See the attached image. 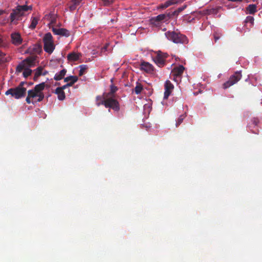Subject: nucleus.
Segmentation results:
<instances>
[{
    "label": "nucleus",
    "mask_w": 262,
    "mask_h": 262,
    "mask_svg": "<svg viewBox=\"0 0 262 262\" xmlns=\"http://www.w3.org/2000/svg\"><path fill=\"white\" fill-rule=\"evenodd\" d=\"M2 40L0 39V47L2 46Z\"/></svg>",
    "instance_id": "obj_47"
},
{
    "label": "nucleus",
    "mask_w": 262,
    "mask_h": 262,
    "mask_svg": "<svg viewBox=\"0 0 262 262\" xmlns=\"http://www.w3.org/2000/svg\"><path fill=\"white\" fill-rule=\"evenodd\" d=\"M80 56V54L72 52L68 55L67 58L69 61H75L79 59Z\"/></svg>",
    "instance_id": "obj_20"
},
{
    "label": "nucleus",
    "mask_w": 262,
    "mask_h": 262,
    "mask_svg": "<svg viewBox=\"0 0 262 262\" xmlns=\"http://www.w3.org/2000/svg\"><path fill=\"white\" fill-rule=\"evenodd\" d=\"M186 6H184L178 8L177 10L174 11L171 14L170 13V17L173 16L178 15L180 12H181L186 8Z\"/></svg>",
    "instance_id": "obj_25"
},
{
    "label": "nucleus",
    "mask_w": 262,
    "mask_h": 262,
    "mask_svg": "<svg viewBox=\"0 0 262 262\" xmlns=\"http://www.w3.org/2000/svg\"><path fill=\"white\" fill-rule=\"evenodd\" d=\"M5 55V54L3 53L2 51H0V56L3 57Z\"/></svg>",
    "instance_id": "obj_44"
},
{
    "label": "nucleus",
    "mask_w": 262,
    "mask_h": 262,
    "mask_svg": "<svg viewBox=\"0 0 262 262\" xmlns=\"http://www.w3.org/2000/svg\"><path fill=\"white\" fill-rule=\"evenodd\" d=\"M179 2V0H168L165 2L164 4H162L159 6V8L165 9L169 6L177 4Z\"/></svg>",
    "instance_id": "obj_19"
},
{
    "label": "nucleus",
    "mask_w": 262,
    "mask_h": 262,
    "mask_svg": "<svg viewBox=\"0 0 262 262\" xmlns=\"http://www.w3.org/2000/svg\"><path fill=\"white\" fill-rule=\"evenodd\" d=\"M254 19L253 16H248L246 17V18L245 20V23H250L251 25H253L254 23Z\"/></svg>",
    "instance_id": "obj_32"
},
{
    "label": "nucleus",
    "mask_w": 262,
    "mask_h": 262,
    "mask_svg": "<svg viewBox=\"0 0 262 262\" xmlns=\"http://www.w3.org/2000/svg\"><path fill=\"white\" fill-rule=\"evenodd\" d=\"M38 93L33 89L30 90L28 91V95L31 98H35L37 97Z\"/></svg>",
    "instance_id": "obj_30"
},
{
    "label": "nucleus",
    "mask_w": 262,
    "mask_h": 262,
    "mask_svg": "<svg viewBox=\"0 0 262 262\" xmlns=\"http://www.w3.org/2000/svg\"><path fill=\"white\" fill-rule=\"evenodd\" d=\"M222 34L220 32H214L213 33V37L216 42L222 36Z\"/></svg>",
    "instance_id": "obj_33"
},
{
    "label": "nucleus",
    "mask_w": 262,
    "mask_h": 262,
    "mask_svg": "<svg viewBox=\"0 0 262 262\" xmlns=\"http://www.w3.org/2000/svg\"><path fill=\"white\" fill-rule=\"evenodd\" d=\"M140 69L147 73H152L154 68L152 64L147 62H142L140 64Z\"/></svg>",
    "instance_id": "obj_14"
},
{
    "label": "nucleus",
    "mask_w": 262,
    "mask_h": 262,
    "mask_svg": "<svg viewBox=\"0 0 262 262\" xmlns=\"http://www.w3.org/2000/svg\"><path fill=\"white\" fill-rule=\"evenodd\" d=\"M56 14L53 12L50 13L49 14H47L45 16V18L50 21L49 25H54L56 23Z\"/></svg>",
    "instance_id": "obj_16"
},
{
    "label": "nucleus",
    "mask_w": 262,
    "mask_h": 262,
    "mask_svg": "<svg viewBox=\"0 0 262 262\" xmlns=\"http://www.w3.org/2000/svg\"><path fill=\"white\" fill-rule=\"evenodd\" d=\"M252 122L255 126H257L259 122V120L257 118H254L252 119Z\"/></svg>",
    "instance_id": "obj_38"
},
{
    "label": "nucleus",
    "mask_w": 262,
    "mask_h": 262,
    "mask_svg": "<svg viewBox=\"0 0 262 262\" xmlns=\"http://www.w3.org/2000/svg\"><path fill=\"white\" fill-rule=\"evenodd\" d=\"M4 13V10H0V16L1 15H2Z\"/></svg>",
    "instance_id": "obj_45"
},
{
    "label": "nucleus",
    "mask_w": 262,
    "mask_h": 262,
    "mask_svg": "<svg viewBox=\"0 0 262 262\" xmlns=\"http://www.w3.org/2000/svg\"><path fill=\"white\" fill-rule=\"evenodd\" d=\"M80 70L79 71V76H82L88 69V66L82 64L79 66Z\"/></svg>",
    "instance_id": "obj_26"
},
{
    "label": "nucleus",
    "mask_w": 262,
    "mask_h": 262,
    "mask_svg": "<svg viewBox=\"0 0 262 262\" xmlns=\"http://www.w3.org/2000/svg\"><path fill=\"white\" fill-rule=\"evenodd\" d=\"M48 73V71H45L43 73H42V74L43 75H46Z\"/></svg>",
    "instance_id": "obj_46"
},
{
    "label": "nucleus",
    "mask_w": 262,
    "mask_h": 262,
    "mask_svg": "<svg viewBox=\"0 0 262 262\" xmlns=\"http://www.w3.org/2000/svg\"><path fill=\"white\" fill-rule=\"evenodd\" d=\"M67 72V71L66 69H62L59 72L57 73L55 75V76L54 77V79L56 81H58V80H61L63 78V77L66 75Z\"/></svg>",
    "instance_id": "obj_18"
},
{
    "label": "nucleus",
    "mask_w": 262,
    "mask_h": 262,
    "mask_svg": "<svg viewBox=\"0 0 262 262\" xmlns=\"http://www.w3.org/2000/svg\"><path fill=\"white\" fill-rule=\"evenodd\" d=\"M32 9V6L27 5H18L13 9L10 15V23L16 24L17 21L21 19L27 12Z\"/></svg>",
    "instance_id": "obj_1"
},
{
    "label": "nucleus",
    "mask_w": 262,
    "mask_h": 262,
    "mask_svg": "<svg viewBox=\"0 0 262 262\" xmlns=\"http://www.w3.org/2000/svg\"><path fill=\"white\" fill-rule=\"evenodd\" d=\"M101 1L103 2L104 5L109 6L111 4H112L115 0H101Z\"/></svg>",
    "instance_id": "obj_35"
},
{
    "label": "nucleus",
    "mask_w": 262,
    "mask_h": 262,
    "mask_svg": "<svg viewBox=\"0 0 262 262\" xmlns=\"http://www.w3.org/2000/svg\"><path fill=\"white\" fill-rule=\"evenodd\" d=\"M37 97H38V98L37 99V101H38V102L41 101L43 99L44 97H45L43 93L38 94Z\"/></svg>",
    "instance_id": "obj_36"
},
{
    "label": "nucleus",
    "mask_w": 262,
    "mask_h": 262,
    "mask_svg": "<svg viewBox=\"0 0 262 262\" xmlns=\"http://www.w3.org/2000/svg\"><path fill=\"white\" fill-rule=\"evenodd\" d=\"M36 57L34 56H29L23 60L16 67V72L20 73L25 68H30L33 67L35 64Z\"/></svg>",
    "instance_id": "obj_5"
},
{
    "label": "nucleus",
    "mask_w": 262,
    "mask_h": 262,
    "mask_svg": "<svg viewBox=\"0 0 262 262\" xmlns=\"http://www.w3.org/2000/svg\"><path fill=\"white\" fill-rule=\"evenodd\" d=\"M185 68L183 66L180 65L178 67H174L171 71L172 76L175 77H181L183 74Z\"/></svg>",
    "instance_id": "obj_15"
},
{
    "label": "nucleus",
    "mask_w": 262,
    "mask_h": 262,
    "mask_svg": "<svg viewBox=\"0 0 262 262\" xmlns=\"http://www.w3.org/2000/svg\"><path fill=\"white\" fill-rule=\"evenodd\" d=\"M107 47H108V45H105V46H104V47L102 48V49H101L102 51H106V50H107Z\"/></svg>",
    "instance_id": "obj_43"
},
{
    "label": "nucleus",
    "mask_w": 262,
    "mask_h": 262,
    "mask_svg": "<svg viewBox=\"0 0 262 262\" xmlns=\"http://www.w3.org/2000/svg\"><path fill=\"white\" fill-rule=\"evenodd\" d=\"M167 53L159 52L154 58V61L158 66L163 67L165 64V59L167 57Z\"/></svg>",
    "instance_id": "obj_9"
},
{
    "label": "nucleus",
    "mask_w": 262,
    "mask_h": 262,
    "mask_svg": "<svg viewBox=\"0 0 262 262\" xmlns=\"http://www.w3.org/2000/svg\"><path fill=\"white\" fill-rule=\"evenodd\" d=\"M25 85H27V82H21L17 86L8 89L5 92V94L11 95L12 97L17 99L24 97L26 95L27 91Z\"/></svg>",
    "instance_id": "obj_2"
},
{
    "label": "nucleus",
    "mask_w": 262,
    "mask_h": 262,
    "mask_svg": "<svg viewBox=\"0 0 262 262\" xmlns=\"http://www.w3.org/2000/svg\"><path fill=\"white\" fill-rule=\"evenodd\" d=\"M39 19V18L36 17H32L31 19V23L30 25L29 26V28L32 30L34 29L38 24Z\"/></svg>",
    "instance_id": "obj_24"
},
{
    "label": "nucleus",
    "mask_w": 262,
    "mask_h": 262,
    "mask_svg": "<svg viewBox=\"0 0 262 262\" xmlns=\"http://www.w3.org/2000/svg\"><path fill=\"white\" fill-rule=\"evenodd\" d=\"M81 2V0H72L71 3H74L78 6L80 4Z\"/></svg>",
    "instance_id": "obj_40"
},
{
    "label": "nucleus",
    "mask_w": 262,
    "mask_h": 262,
    "mask_svg": "<svg viewBox=\"0 0 262 262\" xmlns=\"http://www.w3.org/2000/svg\"><path fill=\"white\" fill-rule=\"evenodd\" d=\"M52 31L55 35H58L65 37H69L70 35L69 31L64 28L57 29L53 27Z\"/></svg>",
    "instance_id": "obj_13"
},
{
    "label": "nucleus",
    "mask_w": 262,
    "mask_h": 262,
    "mask_svg": "<svg viewBox=\"0 0 262 262\" xmlns=\"http://www.w3.org/2000/svg\"><path fill=\"white\" fill-rule=\"evenodd\" d=\"M118 88L114 85H111L110 86V91L107 93H105V96L107 97H112L115 98V93L117 91Z\"/></svg>",
    "instance_id": "obj_22"
},
{
    "label": "nucleus",
    "mask_w": 262,
    "mask_h": 262,
    "mask_svg": "<svg viewBox=\"0 0 262 262\" xmlns=\"http://www.w3.org/2000/svg\"><path fill=\"white\" fill-rule=\"evenodd\" d=\"M46 86L45 82H41L35 85L34 88L35 91L38 94L43 93L42 91L44 90Z\"/></svg>",
    "instance_id": "obj_23"
},
{
    "label": "nucleus",
    "mask_w": 262,
    "mask_h": 262,
    "mask_svg": "<svg viewBox=\"0 0 262 262\" xmlns=\"http://www.w3.org/2000/svg\"><path fill=\"white\" fill-rule=\"evenodd\" d=\"M55 85H60V83H59V82H56V83H55Z\"/></svg>",
    "instance_id": "obj_48"
},
{
    "label": "nucleus",
    "mask_w": 262,
    "mask_h": 262,
    "mask_svg": "<svg viewBox=\"0 0 262 262\" xmlns=\"http://www.w3.org/2000/svg\"><path fill=\"white\" fill-rule=\"evenodd\" d=\"M106 102L105 107L106 108H111L115 111H119L120 110V105L117 100L115 97L105 96Z\"/></svg>",
    "instance_id": "obj_7"
},
{
    "label": "nucleus",
    "mask_w": 262,
    "mask_h": 262,
    "mask_svg": "<svg viewBox=\"0 0 262 262\" xmlns=\"http://www.w3.org/2000/svg\"><path fill=\"white\" fill-rule=\"evenodd\" d=\"M43 68L42 67H39L35 70L34 79L40 76L42 74Z\"/></svg>",
    "instance_id": "obj_27"
},
{
    "label": "nucleus",
    "mask_w": 262,
    "mask_h": 262,
    "mask_svg": "<svg viewBox=\"0 0 262 262\" xmlns=\"http://www.w3.org/2000/svg\"><path fill=\"white\" fill-rule=\"evenodd\" d=\"M31 97H29L28 95L26 98V101L28 104H30L31 103V101L30 100Z\"/></svg>",
    "instance_id": "obj_42"
},
{
    "label": "nucleus",
    "mask_w": 262,
    "mask_h": 262,
    "mask_svg": "<svg viewBox=\"0 0 262 262\" xmlns=\"http://www.w3.org/2000/svg\"><path fill=\"white\" fill-rule=\"evenodd\" d=\"M253 133H255V134H257V133L255 132H253Z\"/></svg>",
    "instance_id": "obj_49"
},
{
    "label": "nucleus",
    "mask_w": 262,
    "mask_h": 262,
    "mask_svg": "<svg viewBox=\"0 0 262 262\" xmlns=\"http://www.w3.org/2000/svg\"><path fill=\"white\" fill-rule=\"evenodd\" d=\"M185 117V116L184 115H182L179 117V118L178 119V120L176 122V125L177 127H178L179 125H180L182 123Z\"/></svg>",
    "instance_id": "obj_31"
},
{
    "label": "nucleus",
    "mask_w": 262,
    "mask_h": 262,
    "mask_svg": "<svg viewBox=\"0 0 262 262\" xmlns=\"http://www.w3.org/2000/svg\"><path fill=\"white\" fill-rule=\"evenodd\" d=\"M11 39L12 44L15 46H19L23 42V39L20 34L18 32H14L11 34Z\"/></svg>",
    "instance_id": "obj_12"
},
{
    "label": "nucleus",
    "mask_w": 262,
    "mask_h": 262,
    "mask_svg": "<svg viewBox=\"0 0 262 262\" xmlns=\"http://www.w3.org/2000/svg\"><path fill=\"white\" fill-rule=\"evenodd\" d=\"M55 93L57 95L58 99L59 100H63L66 98L64 92L60 88H57L55 90Z\"/></svg>",
    "instance_id": "obj_21"
},
{
    "label": "nucleus",
    "mask_w": 262,
    "mask_h": 262,
    "mask_svg": "<svg viewBox=\"0 0 262 262\" xmlns=\"http://www.w3.org/2000/svg\"><path fill=\"white\" fill-rule=\"evenodd\" d=\"M257 12V6L255 4H250L246 8L247 14H254Z\"/></svg>",
    "instance_id": "obj_17"
},
{
    "label": "nucleus",
    "mask_w": 262,
    "mask_h": 262,
    "mask_svg": "<svg viewBox=\"0 0 262 262\" xmlns=\"http://www.w3.org/2000/svg\"><path fill=\"white\" fill-rule=\"evenodd\" d=\"M242 75L241 72L239 71H236L233 75L230 76L227 81L223 84V88L224 89H227L230 86L233 85L237 82L242 78Z\"/></svg>",
    "instance_id": "obj_6"
},
{
    "label": "nucleus",
    "mask_w": 262,
    "mask_h": 262,
    "mask_svg": "<svg viewBox=\"0 0 262 262\" xmlns=\"http://www.w3.org/2000/svg\"><path fill=\"white\" fill-rule=\"evenodd\" d=\"M166 37L176 43H187L188 41L187 37L180 33L168 31L165 33Z\"/></svg>",
    "instance_id": "obj_3"
},
{
    "label": "nucleus",
    "mask_w": 262,
    "mask_h": 262,
    "mask_svg": "<svg viewBox=\"0 0 262 262\" xmlns=\"http://www.w3.org/2000/svg\"><path fill=\"white\" fill-rule=\"evenodd\" d=\"M143 90V86L141 84L138 83L134 89V92L136 94H140Z\"/></svg>",
    "instance_id": "obj_28"
},
{
    "label": "nucleus",
    "mask_w": 262,
    "mask_h": 262,
    "mask_svg": "<svg viewBox=\"0 0 262 262\" xmlns=\"http://www.w3.org/2000/svg\"><path fill=\"white\" fill-rule=\"evenodd\" d=\"M174 89V85L169 80H166L164 84L165 92L164 94V99H168L169 95Z\"/></svg>",
    "instance_id": "obj_11"
},
{
    "label": "nucleus",
    "mask_w": 262,
    "mask_h": 262,
    "mask_svg": "<svg viewBox=\"0 0 262 262\" xmlns=\"http://www.w3.org/2000/svg\"><path fill=\"white\" fill-rule=\"evenodd\" d=\"M96 100L97 101L105 100V93H104L102 96H97L96 97Z\"/></svg>",
    "instance_id": "obj_34"
},
{
    "label": "nucleus",
    "mask_w": 262,
    "mask_h": 262,
    "mask_svg": "<svg viewBox=\"0 0 262 262\" xmlns=\"http://www.w3.org/2000/svg\"><path fill=\"white\" fill-rule=\"evenodd\" d=\"M43 49L45 52L51 54L55 49V45L51 33H46L43 38Z\"/></svg>",
    "instance_id": "obj_4"
},
{
    "label": "nucleus",
    "mask_w": 262,
    "mask_h": 262,
    "mask_svg": "<svg viewBox=\"0 0 262 262\" xmlns=\"http://www.w3.org/2000/svg\"><path fill=\"white\" fill-rule=\"evenodd\" d=\"M78 77L76 76H70L64 78V81L68 82L69 80H71V82L67 83L66 84L61 87L58 88H60L61 90L63 91L67 88L73 86V85L78 81Z\"/></svg>",
    "instance_id": "obj_10"
},
{
    "label": "nucleus",
    "mask_w": 262,
    "mask_h": 262,
    "mask_svg": "<svg viewBox=\"0 0 262 262\" xmlns=\"http://www.w3.org/2000/svg\"><path fill=\"white\" fill-rule=\"evenodd\" d=\"M77 7V5H76L74 3H72V4L69 6L70 10L71 11H73L76 9Z\"/></svg>",
    "instance_id": "obj_37"
},
{
    "label": "nucleus",
    "mask_w": 262,
    "mask_h": 262,
    "mask_svg": "<svg viewBox=\"0 0 262 262\" xmlns=\"http://www.w3.org/2000/svg\"><path fill=\"white\" fill-rule=\"evenodd\" d=\"M106 102V100H103V101H97V106H100V105H104L105 106V103Z\"/></svg>",
    "instance_id": "obj_39"
},
{
    "label": "nucleus",
    "mask_w": 262,
    "mask_h": 262,
    "mask_svg": "<svg viewBox=\"0 0 262 262\" xmlns=\"http://www.w3.org/2000/svg\"><path fill=\"white\" fill-rule=\"evenodd\" d=\"M170 18V13L161 14L155 17H152L150 19V23L155 26H158L162 22L168 21Z\"/></svg>",
    "instance_id": "obj_8"
},
{
    "label": "nucleus",
    "mask_w": 262,
    "mask_h": 262,
    "mask_svg": "<svg viewBox=\"0 0 262 262\" xmlns=\"http://www.w3.org/2000/svg\"><path fill=\"white\" fill-rule=\"evenodd\" d=\"M228 1H230V2H242L243 0H228ZM252 2H257L258 0H252Z\"/></svg>",
    "instance_id": "obj_41"
},
{
    "label": "nucleus",
    "mask_w": 262,
    "mask_h": 262,
    "mask_svg": "<svg viewBox=\"0 0 262 262\" xmlns=\"http://www.w3.org/2000/svg\"><path fill=\"white\" fill-rule=\"evenodd\" d=\"M23 70H24L23 72V76L25 78H27L29 76L31 75L32 72V71L30 68H25L23 69Z\"/></svg>",
    "instance_id": "obj_29"
}]
</instances>
